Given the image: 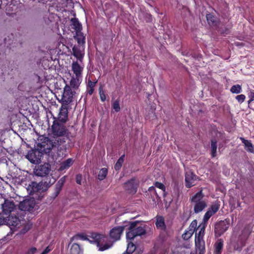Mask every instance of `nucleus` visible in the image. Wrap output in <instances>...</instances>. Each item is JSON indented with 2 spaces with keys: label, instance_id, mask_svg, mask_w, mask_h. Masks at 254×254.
Segmentation results:
<instances>
[{
  "label": "nucleus",
  "instance_id": "nucleus-1",
  "mask_svg": "<svg viewBox=\"0 0 254 254\" xmlns=\"http://www.w3.org/2000/svg\"><path fill=\"white\" fill-rule=\"evenodd\" d=\"M61 107L58 117H55L51 112L50 113L53 118V124L48 129V136L46 137L41 136L39 140H43L42 144L46 149H57V152L53 155L55 161L60 163V170H64V118L61 115H63L64 110V92L61 95Z\"/></svg>",
  "mask_w": 254,
  "mask_h": 254
},
{
  "label": "nucleus",
  "instance_id": "nucleus-2",
  "mask_svg": "<svg viewBox=\"0 0 254 254\" xmlns=\"http://www.w3.org/2000/svg\"><path fill=\"white\" fill-rule=\"evenodd\" d=\"M88 236L84 233H78L70 238V241L73 242L75 240H87L91 243L95 244L99 248V251H104L111 247V245L108 244L103 245V243L106 242L108 240V237L106 235L99 234L98 233H92L90 236Z\"/></svg>",
  "mask_w": 254,
  "mask_h": 254
},
{
  "label": "nucleus",
  "instance_id": "nucleus-3",
  "mask_svg": "<svg viewBox=\"0 0 254 254\" xmlns=\"http://www.w3.org/2000/svg\"><path fill=\"white\" fill-rule=\"evenodd\" d=\"M64 16L72 17L70 19L69 28L70 30H73V31L79 33L82 31V26L78 19L75 17V12L74 10V3L70 0H64Z\"/></svg>",
  "mask_w": 254,
  "mask_h": 254
},
{
  "label": "nucleus",
  "instance_id": "nucleus-4",
  "mask_svg": "<svg viewBox=\"0 0 254 254\" xmlns=\"http://www.w3.org/2000/svg\"><path fill=\"white\" fill-rule=\"evenodd\" d=\"M40 142L37 143L36 149H32L25 155V158L32 164H38L41 161L43 155L50 153L53 148L46 149L42 144L43 140H40Z\"/></svg>",
  "mask_w": 254,
  "mask_h": 254
},
{
  "label": "nucleus",
  "instance_id": "nucleus-5",
  "mask_svg": "<svg viewBox=\"0 0 254 254\" xmlns=\"http://www.w3.org/2000/svg\"><path fill=\"white\" fill-rule=\"evenodd\" d=\"M203 197L204 194L202 190H201L190 197V202L194 203V212L195 213L200 212L207 206L206 202L203 200Z\"/></svg>",
  "mask_w": 254,
  "mask_h": 254
},
{
  "label": "nucleus",
  "instance_id": "nucleus-6",
  "mask_svg": "<svg viewBox=\"0 0 254 254\" xmlns=\"http://www.w3.org/2000/svg\"><path fill=\"white\" fill-rule=\"evenodd\" d=\"M35 204V199L33 198H30L20 202L19 207L22 211H28L32 213L34 211Z\"/></svg>",
  "mask_w": 254,
  "mask_h": 254
},
{
  "label": "nucleus",
  "instance_id": "nucleus-7",
  "mask_svg": "<svg viewBox=\"0 0 254 254\" xmlns=\"http://www.w3.org/2000/svg\"><path fill=\"white\" fill-rule=\"evenodd\" d=\"M51 170V165L49 163H45L39 165L34 170V174L36 176L44 177L49 175Z\"/></svg>",
  "mask_w": 254,
  "mask_h": 254
},
{
  "label": "nucleus",
  "instance_id": "nucleus-8",
  "mask_svg": "<svg viewBox=\"0 0 254 254\" xmlns=\"http://www.w3.org/2000/svg\"><path fill=\"white\" fill-rule=\"evenodd\" d=\"M229 221L230 220L229 219H226L224 221H220L217 223L215 226V233L219 236L222 235L228 229L230 224Z\"/></svg>",
  "mask_w": 254,
  "mask_h": 254
},
{
  "label": "nucleus",
  "instance_id": "nucleus-9",
  "mask_svg": "<svg viewBox=\"0 0 254 254\" xmlns=\"http://www.w3.org/2000/svg\"><path fill=\"white\" fill-rule=\"evenodd\" d=\"M198 179V177L195 174L190 170L185 173V183L186 187L187 188H190L194 186L195 182Z\"/></svg>",
  "mask_w": 254,
  "mask_h": 254
},
{
  "label": "nucleus",
  "instance_id": "nucleus-10",
  "mask_svg": "<svg viewBox=\"0 0 254 254\" xmlns=\"http://www.w3.org/2000/svg\"><path fill=\"white\" fill-rule=\"evenodd\" d=\"M134 222H135V229H136V233H135V234H133L130 232H127L126 237L127 240H132L136 237L144 235L146 233V230L144 226H138L139 224V222L138 221H135Z\"/></svg>",
  "mask_w": 254,
  "mask_h": 254
},
{
  "label": "nucleus",
  "instance_id": "nucleus-11",
  "mask_svg": "<svg viewBox=\"0 0 254 254\" xmlns=\"http://www.w3.org/2000/svg\"><path fill=\"white\" fill-rule=\"evenodd\" d=\"M138 185L136 182L135 179L132 178L124 184V188L129 193L135 194L137 190Z\"/></svg>",
  "mask_w": 254,
  "mask_h": 254
},
{
  "label": "nucleus",
  "instance_id": "nucleus-12",
  "mask_svg": "<svg viewBox=\"0 0 254 254\" xmlns=\"http://www.w3.org/2000/svg\"><path fill=\"white\" fill-rule=\"evenodd\" d=\"M70 52L71 55L75 57L77 60L80 62H82L84 55V46L74 45L72 48V51Z\"/></svg>",
  "mask_w": 254,
  "mask_h": 254
},
{
  "label": "nucleus",
  "instance_id": "nucleus-13",
  "mask_svg": "<svg viewBox=\"0 0 254 254\" xmlns=\"http://www.w3.org/2000/svg\"><path fill=\"white\" fill-rule=\"evenodd\" d=\"M75 94V90L68 87V84L64 86V105H67L72 101L73 96Z\"/></svg>",
  "mask_w": 254,
  "mask_h": 254
},
{
  "label": "nucleus",
  "instance_id": "nucleus-14",
  "mask_svg": "<svg viewBox=\"0 0 254 254\" xmlns=\"http://www.w3.org/2000/svg\"><path fill=\"white\" fill-rule=\"evenodd\" d=\"M15 204L13 201L5 200L1 204L2 212L3 214L7 215L14 210Z\"/></svg>",
  "mask_w": 254,
  "mask_h": 254
},
{
  "label": "nucleus",
  "instance_id": "nucleus-15",
  "mask_svg": "<svg viewBox=\"0 0 254 254\" xmlns=\"http://www.w3.org/2000/svg\"><path fill=\"white\" fill-rule=\"evenodd\" d=\"M124 230V226L115 227L110 230V237L114 241H117L120 239V237Z\"/></svg>",
  "mask_w": 254,
  "mask_h": 254
},
{
  "label": "nucleus",
  "instance_id": "nucleus-16",
  "mask_svg": "<svg viewBox=\"0 0 254 254\" xmlns=\"http://www.w3.org/2000/svg\"><path fill=\"white\" fill-rule=\"evenodd\" d=\"M72 242L70 241L68 245V249H69L68 254H82L83 251L80 245Z\"/></svg>",
  "mask_w": 254,
  "mask_h": 254
},
{
  "label": "nucleus",
  "instance_id": "nucleus-17",
  "mask_svg": "<svg viewBox=\"0 0 254 254\" xmlns=\"http://www.w3.org/2000/svg\"><path fill=\"white\" fill-rule=\"evenodd\" d=\"M43 186V190H46L51 185L55 182V179L52 176L47 175L40 182Z\"/></svg>",
  "mask_w": 254,
  "mask_h": 254
},
{
  "label": "nucleus",
  "instance_id": "nucleus-18",
  "mask_svg": "<svg viewBox=\"0 0 254 254\" xmlns=\"http://www.w3.org/2000/svg\"><path fill=\"white\" fill-rule=\"evenodd\" d=\"M195 245L196 247L195 253H198V254H204L205 252V248L203 239H195Z\"/></svg>",
  "mask_w": 254,
  "mask_h": 254
},
{
  "label": "nucleus",
  "instance_id": "nucleus-19",
  "mask_svg": "<svg viewBox=\"0 0 254 254\" xmlns=\"http://www.w3.org/2000/svg\"><path fill=\"white\" fill-rule=\"evenodd\" d=\"M81 82V77L73 75L71 76V78L69 81L68 87H70V88L72 89L73 90H76L78 89Z\"/></svg>",
  "mask_w": 254,
  "mask_h": 254
},
{
  "label": "nucleus",
  "instance_id": "nucleus-20",
  "mask_svg": "<svg viewBox=\"0 0 254 254\" xmlns=\"http://www.w3.org/2000/svg\"><path fill=\"white\" fill-rule=\"evenodd\" d=\"M97 82V80L92 81L89 78L88 79L86 84V93L87 94L91 95L93 94Z\"/></svg>",
  "mask_w": 254,
  "mask_h": 254
},
{
  "label": "nucleus",
  "instance_id": "nucleus-21",
  "mask_svg": "<svg viewBox=\"0 0 254 254\" xmlns=\"http://www.w3.org/2000/svg\"><path fill=\"white\" fill-rule=\"evenodd\" d=\"M72 70L75 74L74 76L81 77L82 68L77 62H73L71 66Z\"/></svg>",
  "mask_w": 254,
  "mask_h": 254
},
{
  "label": "nucleus",
  "instance_id": "nucleus-22",
  "mask_svg": "<svg viewBox=\"0 0 254 254\" xmlns=\"http://www.w3.org/2000/svg\"><path fill=\"white\" fill-rule=\"evenodd\" d=\"M29 187L31 188V193H34L40 191H44L43 190V186L41 182L39 184L36 182H32L31 185H29Z\"/></svg>",
  "mask_w": 254,
  "mask_h": 254
},
{
  "label": "nucleus",
  "instance_id": "nucleus-23",
  "mask_svg": "<svg viewBox=\"0 0 254 254\" xmlns=\"http://www.w3.org/2000/svg\"><path fill=\"white\" fill-rule=\"evenodd\" d=\"M74 38L77 41L78 45L84 46L85 44V37L83 35V33L81 31L79 33L76 32L74 36Z\"/></svg>",
  "mask_w": 254,
  "mask_h": 254
},
{
  "label": "nucleus",
  "instance_id": "nucleus-24",
  "mask_svg": "<svg viewBox=\"0 0 254 254\" xmlns=\"http://www.w3.org/2000/svg\"><path fill=\"white\" fill-rule=\"evenodd\" d=\"M213 254H221L223 248V241L221 239H218L214 244Z\"/></svg>",
  "mask_w": 254,
  "mask_h": 254
},
{
  "label": "nucleus",
  "instance_id": "nucleus-25",
  "mask_svg": "<svg viewBox=\"0 0 254 254\" xmlns=\"http://www.w3.org/2000/svg\"><path fill=\"white\" fill-rule=\"evenodd\" d=\"M242 143L244 144L245 149L248 152L253 153L254 151V147L250 140H247L244 137H240Z\"/></svg>",
  "mask_w": 254,
  "mask_h": 254
},
{
  "label": "nucleus",
  "instance_id": "nucleus-26",
  "mask_svg": "<svg viewBox=\"0 0 254 254\" xmlns=\"http://www.w3.org/2000/svg\"><path fill=\"white\" fill-rule=\"evenodd\" d=\"M155 225L158 229H160L161 230L165 231L166 229L164 218L163 216H160L157 217Z\"/></svg>",
  "mask_w": 254,
  "mask_h": 254
},
{
  "label": "nucleus",
  "instance_id": "nucleus-27",
  "mask_svg": "<svg viewBox=\"0 0 254 254\" xmlns=\"http://www.w3.org/2000/svg\"><path fill=\"white\" fill-rule=\"evenodd\" d=\"M197 230H199L198 232L197 233V231H195V239H203V236L205 231V226L204 224H200L197 228Z\"/></svg>",
  "mask_w": 254,
  "mask_h": 254
},
{
  "label": "nucleus",
  "instance_id": "nucleus-28",
  "mask_svg": "<svg viewBox=\"0 0 254 254\" xmlns=\"http://www.w3.org/2000/svg\"><path fill=\"white\" fill-rule=\"evenodd\" d=\"M217 141L215 138L212 139L211 140V155L212 158L216 157V151L217 148Z\"/></svg>",
  "mask_w": 254,
  "mask_h": 254
},
{
  "label": "nucleus",
  "instance_id": "nucleus-29",
  "mask_svg": "<svg viewBox=\"0 0 254 254\" xmlns=\"http://www.w3.org/2000/svg\"><path fill=\"white\" fill-rule=\"evenodd\" d=\"M208 23L210 25L215 26L217 24V21L216 17L211 13L207 14L206 15Z\"/></svg>",
  "mask_w": 254,
  "mask_h": 254
},
{
  "label": "nucleus",
  "instance_id": "nucleus-30",
  "mask_svg": "<svg viewBox=\"0 0 254 254\" xmlns=\"http://www.w3.org/2000/svg\"><path fill=\"white\" fill-rule=\"evenodd\" d=\"M125 157V155L123 154L117 160V161L114 166L115 169L116 171L119 170L121 168L123 163L124 161Z\"/></svg>",
  "mask_w": 254,
  "mask_h": 254
},
{
  "label": "nucleus",
  "instance_id": "nucleus-31",
  "mask_svg": "<svg viewBox=\"0 0 254 254\" xmlns=\"http://www.w3.org/2000/svg\"><path fill=\"white\" fill-rule=\"evenodd\" d=\"M108 170L106 168H102L98 175V179L100 180H103L107 176Z\"/></svg>",
  "mask_w": 254,
  "mask_h": 254
},
{
  "label": "nucleus",
  "instance_id": "nucleus-32",
  "mask_svg": "<svg viewBox=\"0 0 254 254\" xmlns=\"http://www.w3.org/2000/svg\"><path fill=\"white\" fill-rule=\"evenodd\" d=\"M8 223L13 226H17L19 224V219L17 217H9L8 219Z\"/></svg>",
  "mask_w": 254,
  "mask_h": 254
},
{
  "label": "nucleus",
  "instance_id": "nucleus-33",
  "mask_svg": "<svg viewBox=\"0 0 254 254\" xmlns=\"http://www.w3.org/2000/svg\"><path fill=\"white\" fill-rule=\"evenodd\" d=\"M59 183L60 184V186L59 187H58V186L56 187V188L55 189V192H54V196L53 197V198H55L60 193V192L61 190V187H62V186H63L64 185V177L61 178L60 179V180L59 181Z\"/></svg>",
  "mask_w": 254,
  "mask_h": 254
},
{
  "label": "nucleus",
  "instance_id": "nucleus-34",
  "mask_svg": "<svg viewBox=\"0 0 254 254\" xmlns=\"http://www.w3.org/2000/svg\"><path fill=\"white\" fill-rule=\"evenodd\" d=\"M148 191L151 193V195L153 194V196L152 198V200L155 202V199L158 200L159 199V197L157 193L155 187H150L148 188Z\"/></svg>",
  "mask_w": 254,
  "mask_h": 254
},
{
  "label": "nucleus",
  "instance_id": "nucleus-35",
  "mask_svg": "<svg viewBox=\"0 0 254 254\" xmlns=\"http://www.w3.org/2000/svg\"><path fill=\"white\" fill-rule=\"evenodd\" d=\"M136 250V246L132 242H130L128 243L127 247L126 250L127 252H128L129 253L132 254Z\"/></svg>",
  "mask_w": 254,
  "mask_h": 254
},
{
  "label": "nucleus",
  "instance_id": "nucleus-36",
  "mask_svg": "<svg viewBox=\"0 0 254 254\" xmlns=\"http://www.w3.org/2000/svg\"><path fill=\"white\" fill-rule=\"evenodd\" d=\"M230 91L233 93L238 94L242 92V87L239 85H235L231 87Z\"/></svg>",
  "mask_w": 254,
  "mask_h": 254
},
{
  "label": "nucleus",
  "instance_id": "nucleus-37",
  "mask_svg": "<svg viewBox=\"0 0 254 254\" xmlns=\"http://www.w3.org/2000/svg\"><path fill=\"white\" fill-rule=\"evenodd\" d=\"M44 19L45 23L47 25H50V24L53 25L52 23L54 22V15L53 14H49L48 16H45Z\"/></svg>",
  "mask_w": 254,
  "mask_h": 254
},
{
  "label": "nucleus",
  "instance_id": "nucleus-38",
  "mask_svg": "<svg viewBox=\"0 0 254 254\" xmlns=\"http://www.w3.org/2000/svg\"><path fill=\"white\" fill-rule=\"evenodd\" d=\"M99 94L101 101L102 102L105 101L106 100V94L101 86L99 88Z\"/></svg>",
  "mask_w": 254,
  "mask_h": 254
},
{
  "label": "nucleus",
  "instance_id": "nucleus-39",
  "mask_svg": "<svg viewBox=\"0 0 254 254\" xmlns=\"http://www.w3.org/2000/svg\"><path fill=\"white\" fill-rule=\"evenodd\" d=\"M220 207V205L218 203H215L211 205L208 210L210 211L213 214H214L216 213L219 210Z\"/></svg>",
  "mask_w": 254,
  "mask_h": 254
},
{
  "label": "nucleus",
  "instance_id": "nucleus-40",
  "mask_svg": "<svg viewBox=\"0 0 254 254\" xmlns=\"http://www.w3.org/2000/svg\"><path fill=\"white\" fill-rule=\"evenodd\" d=\"M193 232L191 231H186L182 235V238L185 240H189L193 235Z\"/></svg>",
  "mask_w": 254,
  "mask_h": 254
},
{
  "label": "nucleus",
  "instance_id": "nucleus-41",
  "mask_svg": "<svg viewBox=\"0 0 254 254\" xmlns=\"http://www.w3.org/2000/svg\"><path fill=\"white\" fill-rule=\"evenodd\" d=\"M135 229V222H131L129 223L128 231L127 232H130L133 234H135V233H136V229Z\"/></svg>",
  "mask_w": 254,
  "mask_h": 254
},
{
  "label": "nucleus",
  "instance_id": "nucleus-42",
  "mask_svg": "<svg viewBox=\"0 0 254 254\" xmlns=\"http://www.w3.org/2000/svg\"><path fill=\"white\" fill-rule=\"evenodd\" d=\"M197 221L196 220H193L190 224V225L189 226V231H191L193 232V233L195 231H197V228H196V226H197Z\"/></svg>",
  "mask_w": 254,
  "mask_h": 254
},
{
  "label": "nucleus",
  "instance_id": "nucleus-43",
  "mask_svg": "<svg viewBox=\"0 0 254 254\" xmlns=\"http://www.w3.org/2000/svg\"><path fill=\"white\" fill-rule=\"evenodd\" d=\"M190 217V212L188 211H184L181 216L182 219L186 223Z\"/></svg>",
  "mask_w": 254,
  "mask_h": 254
},
{
  "label": "nucleus",
  "instance_id": "nucleus-44",
  "mask_svg": "<svg viewBox=\"0 0 254 254\" xmlns=\"http://www.w3.org/2000/svg\"><path fill=\"white\" fill-rule=\"evenodd\" d=\"M73 162L74 160L72 158H68L64 160V169L70 167Z\"/></svg>",
  "mask_w": 254,
  "mask_h": 254
},
{
  "label": "nucleus",
  "instance_id": "nucleus-45",
  "mask_svg": "<svg viewBox=\"0 0 254 254\" xmlns=\"http://www.w3.org/2000/svg\"><path fill=\"white\" fill-rule=\"evenodd\" d=\"M213 214L210 212V211H207V212L205 213L203 217V221L204 222H207L209 219V218L213 215Z\"/></svg>",
  "mask_w": 254,
  "mask_h": 254
},
{
  "label": "nucleus",
  "instance_id": "nucleus-46",
  "mask_svg": "<svg viewBox=\"0 0 254 254\" xmlns=\"http://www.w3.org/2000/svg\"><path fill=\"white\" fill-rule=\"evenodd\" d=\"M155 187L161 189L163 191H165L166 187L163 184L160 182H156L154 184Z\"/></svg>",
  "mask_w": 254,
  "mask_h": 254
},
{
  "label": "nucleus",
  "instance_id": "nucleus-47",
  "mask_svg": "<svg viewBox=\"0 0 254 254\" xmlns=\"http://www.w3.org/2000/svg\"><path fill=\"white\" fill-rule=\"evenodd\" d=\"M113 108L117 112H118L120 111L121 108L119 101L116 100L113 103Z\"/></svg>",
  "mask_w": 254,
  "mask_h": 254
},
{
  "label": "nucleus",
  "instance_id": "nucleus-48",
  "mask_svg": "<svg viewBox=\"0 0 254 254\" xmlns=\"http://www.w3.org/2000/svg\"><path fill=\"white\" fill-rule=\"evenodd\" d=\"M236 99L239 103L241 104L245 101L246 99V96L244 94H241L237 95L236 97Z\"/></svg>",
  "mask_w": 254,
  "mask_h": 254
},
{
  "label": "nucleus",
  "instance_id": "nucleus-49",
  "mask_svg": "<svg viewBox=\"0 0 254 254\" xmlns=\"http://www.w3.org/2000/svg\"><path fill=\"white\" fill-rule=\"evenodd\" d=\"M37 252V248L35 247H33L28 249L25 254H35Z\"/></svg>",
  "mask_w": 254,
  "mask_h": 254
},
{
  "label": "nucleus",
  "instance_id": "nucleus-50",
  "mask_svg": "<svg viewBox=\"0 0 254 254\" xmlns=\"http://www.w3.org/2000/svg\"><path fill=\"white\" fill-rule=\"evenodd\" d=\"M249 97L250 98L248 101V103L250 104L251 102L254 101V90H252L249 94Z\"/></svg>",
  "mask_w": 254,
  "mask_h": 254
},
{
  "label": "nucleus",
  "instance_id": "nucleus-51",
  "mask_svg": "<svg viewBox=\"0 0 254 254\" xmlns=\"http://www.w3.org/2000/svg\"><path fill=\"white\" fill-rule=\"evenodd\" d=\"M76 182L77 184L81 185L82 180V176L81 174H78L76 176Z\"/></svg>",
  "mask_w": 254,
  "mask_h": 254
},
{
  "label": "nucleus",
  "instance_id": "nucleus-52",
  "mask_svg": "<svg viewBox=\"0 0 254 254\" xmlns=\"http://www.w3.org/2000/svg\"><path fill=\"white\" fill-rule=\"evenodd\" d=\"M220 33L222 35L225 36L230 33V30L228 28H225L223 30H220Z\"/></svg>",
  "mask_w": 254,
  "mask_h": 254
},
{
  "label": "nucleus",
  "instance_id": "nucleus-53",
  "mask_svg": "<svg viewBox=\"0 0 254 254\" xmlns=\"http://www.w3.org/2000/svg\"><path fill=\"white\" fill-rule=\"evenodd\" d=\"M0 215L1 214H0ZM6 220L7 219L6 218L0 215V226L5 224L6 222Z\"/></svg>",
  "mask_w": 254,
  "mask_h": 254
},
{
  "label": "nucleus",
  "instance_id": "nucleus-54",
  "mask_svg": "<svg viewBox=\"0 0 254 254\" xmlns=\"http://www.w3.org/2000/svg\"><path fill=\"white\" fill-rule=\"evenodd\" d=\"M64 124L66 122L68 119V112L67 109L64 106Z\"/></svg>",
  "mask_w": 254,
  "mask_h": 254
},
{
  "label": "nucleus",
  "instance_id": "nucleus-55",
  "mask_svg": "<svg viewBox=\"0 0 254 254\" xmlns=\"http://www.w3.org/2000/svg\"><path fill=\"white\" fill-rule=\"evenodd\" d=\"M53 249V248L51 245H49L48 247H47L45 250L48 253H49Z\"/></svg>",
  "mask_w": 254,
  "mask_h": 254
},
{
  "label": "nucleus",
  "instance_id": "nucleus-56",
  "mask_svg": "<svg viewBox=\"0 0 254 254\" xmlns=\"http://www.w3.org/2000/svg\"><path fill=\"white\" fill-rule=\"evenodd\" d=\"M42 254H48V253L46 251V250H44L42 253Z\"/></svg>",
  "mask_w": 254,
  "mask_h": 254
},
{
  "label": "nucleus",
  "instance_id": "nucleus-57",
  "mask_svg": "<svg viewBox=\"0 0 254 254\" xmlns=\"http://www.w3.org/2000/svg\"><path fill=\"white\" fill-rule=\"evenodd\" d=\"M236 45L237 46L243 45V43H237L236 44Z\"/></svg>",
  "mask_w": 254,
  "mask_h": 254
},
{
  "label": "nucleus",
  "instance_id": "nucleus-58",
  "mask_svg": "<svg viewBox=\"0 0 254 254\" xmlns=\"http://www.w3.org/2000/svg\"><path fill=\"white\" fill-rule=\"evenodd\" d=\"M64 136L66 134V130L65 129V128H64Z\"/></svg>",
  "mask_w": 254,
  "mask_h": 254
},
{
  "label": "nucleus",
  "instance_id": "nucleus-59",
  "mask_svg": "<svg viewBox=\"0 0 254 254\" xmlns=\"http://www.w3.org/2000/svg\"><path fill=\"white\" fill-rule=\"evenodd\" d=\"M123 254H131L129 253L128 252L127 253L126 251L125 253H123Z\"/></svg>",
  "mask_w": 254,
  "mask_h": 254
},
{
  "label": "nucleus",
  "instance_id": "nucleus-60",
  "mask_svg": "<svg viewBox=\"0 0 254 254\" xmlns=\"http://www.w3.org/2000/svg\"><path fill=\"white\" fill-rule=\"evenodd\" d=\"M59 35H60V37H61L62 39L63 38V36H62L61 34V33H59Z\"/></svg>",
  "mask_w": 254,
  "mask_h": 254
},
{
  "label": "nucleus",
  "instance_id": "nucleus-61",
  "mask_svg": "<svg viewBox=\"0 0 254 254\" xmlns=\"http://www.w3.org/2000/svg\"><path fill=\"white\" fill-rule=\"evenodd\" d=\"M142 253V251H141V250L138 252V254H141Z\"/></svg>",
  "mask_w": 254,
  "mask_h": 254
},
{
  "label": "nucleus",
  "instance_id": "nucleus-62",
  "mask_svg": "<svg viewBox=\"0 0 254 254\" xmlns=\"http://www.w3.org/2000/svg\"><path fill=\"white\" fill-rule=\"evenodd\" d=\"M63 243H61V250L62 251Z\"/></svg>",
  "mask_w": 254,
  "mask_h": 254
},
{
  "label": "nucleus",
  "instance_id": "nucleus-63",
  "mask_svg": "<svg viewBox=\"0 0 254 254\" xmlns=\"http://www.w3.org/2000/svg\"><path fill=\"white\" fill-rule=\"evenodd\" d=\"M190 254H197L196 253H191Z\"/></svg>",
  "mask_w": 254,
  "mask_h": 254
},
{
  "label": "nucleus",
  "instance_id": "nucleus-64",
  "mask_svg": "<svg viewBox=\"0 0 254 254\" xmlns=\"http://www.w3.org/2000/svg\"><path fill=\"white\" fill-rule=\"evenodd\" d=\"M149 16L150 18H151V15H149Z\"/></svg>",
  "mask_w": 254,
  "mask_h": 254
}]
</instances>
